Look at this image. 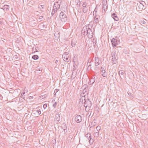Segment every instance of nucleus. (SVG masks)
I'll return each mask as SVG.
<instances>
[{"label":"nucleus","instance_id":"obj_30","mask_svg":"<svg viewBox=\"0 0 148 148\" xmlns=\"http://www.w3.org/2000/svg\"><path fill=\"white\" fill-rule=\"evenodd\" d=\"M36 112L37 113L38 115H40L41 113V110L40 109L37 110L36 111Z\"/></svg>","mask_w":148,"mask_h":148},{"label":"nucleus","instance_id":"obj_31","mask_svg":"<svg viewBox=\"0 0 148 148\" xmlns=\"http://www.w3.org/2000/svg\"><path fill=\"white\" fill-rule=\"evenodd\" d=\"M75 2L77 3V5L79 6L80 5V1L79 0H76Z\"/></svg>","mask_w":148,"mask_h":148},{"label":"nucleus","instance_id":"obj_21","mask_svg":"<svg viewBox=\"0 0 148 148\" xmlns=\"http://www.w3.org/2000/svg\"><path fill=\"white\" fill-rule=\"evenodd\" d=\"M99 59L98 58H95V65L96 66H97L99 65L100 64L99 62Z\"/></svg>","mask_w":148,"mask_h":148},{"label":"nucleus","instance_id":"obj_2","mask_svg":"<svg viewBox=\"0 0 148 148\" xmlns=\"http://www.w3.org/2000/svg\"><path fill=\"white\" fill-rule=\"evenodd\" d=\"M62 2V0H59L54 3L53 7V12H57L58 10L60 9Z\"/></svg>","mask_w":148,"mask_h":148},{"label":"nucleus","instance_id":"obj_29","mask_svg":"<svg viewBox=\"0 0 148 148\" xmlns=\"http://www.w3.org/2000/svg\"><path fill=\"white\" fill-rule=\"evenodd\" d=\"M97 6H96V8H95V9L94 10V11L93 12V14L94 16L95 15V14H96V13L97 12Z\"/></svg>","mask_w":148,"mask_h":148},{"label":"nucleus","instance_id":"obj_46","mask_svg":"<svg viewBox=\"0 0 148 148\" xmlns=\"http://www.w3.org/2000/svg\"><path fill=\"white\" fill-rule=\"evenodd\" d=\"M58 62V61L57 60H56L54 61L55 63L57 64V63Z\"/></svg>","mask_w":148,"mask_h":148},{"label":"nucleus","instance_id":"obj_51","mask_svg":"<svg viewBox=\"0 0 148 148\" xmlns=\"http://www.w3.org/2000/svg\"><path fill=\"white\" fill-rule=\"evenodd\" d=\"M40 6H41L42 7V8H43L42 6H44L43 5H40Z\"/></svg>","mask_w":148,"mask_h":148},{"label":"nucleus","instance_id":"obj_37","mask_svg":"<svg viewBox=\"0 0 148 148\" xmlns=\"http://www.w3.org/2000/svg\"><path fill=\"white\" fill-rule=\"evenodd\" d=\"M98 67L97 66H96L95 65V71H97L98 70Z\"/></svg>","mask_w":148,"mask_h":148},{"label":"nucleus","instance_id":"obj_4","mask_svg":"<svg viewBox=\"0 0 148 148\" xmlns=\"http://www.w3.org/2000/svg\"><path fill=\"white\" fill-rule=\"evenodd\" d=\"M60 18L62 23H65L67 20V17L65 13L63 12H61L60 14Z\"/></svg>","mask_w":148,"mask_h":148},{"label":"nucleus","instance_id":"obj_34","mask_svg":"<svg viewBox=\"0 0 148 148\" xmlns=\"http://www.w3.org/2000/svg\"><path fill=\"white\" fill-rule=\"evenodd\" d=\"M140 23L141 24H145V22L144 20H142L140 21Z\"/></svg>","mask_w":148,"mask_h":148},{"label":"nucleus","instance_id":"obj_33","mask_svg":"<svg viewBox=\"0 0 148 148\" xmlns=\"http://www.w3.org/2000/svg\"><path fill=\"white\" fill-rule=\"evenodd\" d=\"M96 129L97 130V131H99V130H100L101 129V127L100 126H98L96 127Z\"/></svg>","mask_w":148,"mask_h":148},{"label":"nucleus","instance_id":"obj_40","mask_svg":"<svg viewBox=\"0 0 148 148\" xmlns=\"http://www.w3.org/2000/svg\"><path fill=\"white\" fill-rule=\"evenodd\" d=\"M63 130L64 132V133H66L67 132V128L64 130Z\"/></svg>","mask_w":148,"mask_h":148},{"label":"nucleus","instance_id":"obj_13","mask_svg":"<svg viewBox=\"0 0 148 148\" xmlns=\"http://www.w3.org/2000/svg\"><path fill=\"white\" fill-rule=\"evenodd\" d=\"M95 77L94 76H92L89 82V84L90 85L92 84L95 82Z\"/></svg>","mask_w":148,"mask_h":148},{"label":"nucleus","instance_id":"obj_12","mask_svg":"<svg viewBox=\"0 0 148 148\" xmlns=\"http://www.w3.org/2000/svg\"><path fill=\"white\" fill-rule=\"evenodd\" d=\"M88 88H85L82 91V92L81 94V96H82L83 97H84L87 94L86 92V91L87 90Z\"/></svg>","mask_w":148,"mask_h":148},{"label":"nucleus","instance_id":"obj_35","mask_svg":"<svg viewBox=\"0 0 148 148\" xmlns=\"http://www.w3.org/2000/svg\"><path fill=\"white\" fill-rule=\"evenodd\" d=\"M57 104V102H55L53 105V107L55 108H56Z\"/></svg>","mask_w":148,"mask_h":148},{"label":"nucleus","instance_id":"obj_7","mask_svg":"<svg viewBox=\"0 0 148 148\" xmlns=\"http://www.w3.org/2000/svg\"><path fill=\"white\" fill-rule=\"evenodd\" d=\"M111 42L113 47H114L118 44V41L114 38H113L112 39Z\"/></svg>","mask_w":148,"mask_h":148},{"label":"nucleus","instance_id":"obj_18","mask_svg":"<svg viewBox=\"0 0 148 148\" xmlns=\"http://www.w3.org/2000/svg\"><path fill=\"white\" fill-rule=\"evenodd\" d=\"M59 34V32H57L55 33L54 35V37L55 39L57 40L58 39V38L60 37Z\"/></svg>","mask_w":148,"mask_h":148},{"label":"nucleus","instance_id":"obj_32","mask_svg":"<svg viewBox=\"0 0 148 148\" xmlns=\"http://www.w3.org/2000/svg\"><path fill=\"white\" fill-rule=\"evenodd\" d=\"M139 3H141V5H143L144 6H145V2L143 1H141Z\"/></svg>","mask_w":148,"mask_h":148},{"label":"nucleus","instance_id":"obj_38","mask_svg":"<svg viewBox=\"0 0 148 148\" xmlns=\"http://www.w3.org/2000/svg\"><path fill=\"white\" fill-rule=\"evenodd\" d=\"M47 106V104H45L43 105V107L44 109H45Z\"/></svg>","mask_w":148,"mask_h":148},{"label":"nucleus","instance_id":"obj_28","mask_svg":"<svg viewBox=\"0 0 148 148\" xmlns=\"http://www.w3.org/2000/svg\"><path fill=\"white\" fill-rule=\"evenodd\" d=\"M73 73H74L73 72L71 74V78H72V79H74L76 77V74L75 73L74 74Z\"/></svg>","mask_w":148,"mask_h":148},{"label":"nucleus","instance_id":"obj_6","mask_svg":"<svg viewBox=\"0 0 148 148\" xmlns=\"http://www.w3.org/2000/svg\"><path fill=\"white\" fill-rule=\"evenodd\" d=\"M71 56L67 54L66 52L64 53L63 55L62 58L65 62H69L71 59Z\"/></svg>","mask_w":148,"mask_h":148},{"label":"nucleus","instance_id":"obj_9","mask_svg":"<svg viewBox=\"0 0 148 148\" xmlns=\"http://www.w3.org/2000/svg\"><path fill=\"white\" fill-rule=\"evenodd\" d=\"M94 17V20L93 21L94 23L97 24L99 22V20L100 18V16L99 15L95 14Z\"/></svg>","mask_w":148,"mask_h":148},{"label":"nucleus","instance_id":"obj_26","mask_svg":"<svg viewBox=\"0 0 148 148\" xmlns=\"http://www.w3.org/2000/svg\"><path fill=\"white\" fill-rule=\"evenodd\" d=\"M62 128L63 130L67 128L66 125L65 123H63L62 124Z\"/></svg>","mask_w":148,"mask_h":148},{"label":"nucleus","instance_id":"obj_48","mask_svg":"<svg viewBox=\"0 0 148 148\" xmlns=\"http://www.w3.org/2000/svg\"><path fill=\"white\" fill-rule=\"evenodd\" d=\"M75 58V56L73 58V61L74 62H75V59H74V58Z\"/></svg>","mask_w":148,"mask_h":148},{"label":"nucleus","instance_id":"obj_43","mask_svg":"<svg viewBox=\"0 0 148 148\" xmlns=\"http://www.w3.org/2000/svg\"><path fill=\"white\" fill-rule=\"evenodd\" d=\"M3 98V97L0 94V99H2Z\"/></svg>","mask_w":148,"mask_h":148},{"label":"nucleus","instance_id":"obj_19","mask_svg":"<svg viewBox=\"0 0 148 148\" xmlns=\"http://www.w3.org/2000/svg\"><path fill=\"white\" fill-rule=\"evenodd\" d=\"M118 73L119 74L121 78L122 77L121 75H123V76H122V77H124V75L125 74V73L124 71L122 70H120L119 71Z\"/></svg>","mask_w":148,"mask_h":148},{"label":"nucleus","instance_id":"obj_5","mask_svg":"<svg viewBox=\"0 0 148 148\" xmlns=\"http://www.w3.org/2000/svg\"><path fill=\"white\" fill-rule=\"evenodd\" d=\"M84 106L86 108V109L87 107H88L89 108H90L92 106V103L89 99L87 100H86L84 98Z\"/></svg>","mask_w":148,"mask_h":148},{"label":"nucleus","instance_id":"obj_20","mask_svg":"<svg viewBox=\"0 0 148 148\" xmlns=\"http://www.w3.org/2000/svg\"><path fill=\"white\" fill-rule=\"evenodd\" d=\"M38 48L37 47H36V46H34L32 48V52L34 53L37 52H38Z\"/></svg>","mask_w":148,"mask_h":148},{"label":"nucleus","instance_id":"obj_39","mask_svg":"<svg viewBox=\"0 0 148 148\" xmlns=\"http://www.w3.org/2000/svg\"><path fill=\"white\" fill-rule=\"evenodd\" d=\"M38 19H42V18H43V16H38Z\"/></svg>","mask_w":148,"mask_h":148},{"label":"nucleus","instance_id":"obj_23","mask_svg":"<svg viewBox=\"0 0 148 148\" xmlns=\"http://www.w3.org/2000/svg\"><path fill=\"white\" fill-rule=\"evenodd\" d=\"M3 9L4 10H9V8H10L9 6L8 5H5L3 6Z\"/></svg>","mask_w":148,"mask_h":148},{"label":"nucleus","instance_id":"obj_42","mask_svg":"<svg viewBox=\"0 0 148 148\" xmlns=\"http://www.w3.org/2000/svg\"><path fill=\"white\" fill-rule=\"evenodd\" d=\"M56 12H53V9L52 10V12H51V14L52 15H53Z\"/></svg>","mask_w":148,"mask_h":148},{"label":"nucleus","instance_id":"obj_24","mask_svg":"<svg viewBox=\"0 0 148 148\" xmlns=\"http://www.w3.org/2000/svg\"><path fill=\"white\" fill-rule=\"evenodd\" d=\"M32 58L34 60H36L39 57L37 55H34L32 56Z\"/></svg>","mask_w":148,"mask_h":148},{"label":"nucleus","instance_id":"obj_47","mask_svg":"<svg viewBox=\"0 0 148 148\" xmlns=\"http://www.w3.org/2000/svg\"><path fill=\"white\" fill-rule=\"evenodd\" d=\"M93 142V140L92 139V140H91V143H90V144H92Z\"/></svg>","mask_w":148,"mask_h":148},{"label":"nucleus","instance_id":"obj_8","mask_svg":"<svg viewBox=\"0 0 148 148\" xmlns=\"http://www.w3.org/2000/svg\"><path fill=\"white\" fill-rule=\"evenodd\" d=\"M75 121L77 123L81 122L82 121V118L81 116L79 115H77L75 117Z\"/></svg>","mask_w":148,"mask_h":148},{"label":"nucleus","instance_id":"obj_50","mask_svg":"<svg viewBox=\"0 0 148 148\" xmlns=\"http://www.w3.org/2000/svg\"><path fill=\"white\" fill-rule=\"evenodd\" d=\"M2 23V22L1 21H0V24H1Z\"/></svg>","mask_w":148,"mask_h":148},{"label":"nucleus","instance_id":"obj_45","mask_svg":"<svg viewBox=\"0 0 148 148\" xmlns=\"http://www.w3.org/2000/svg\"><path fill=\"white\" fill-rule=\"evenodd\" d=\"M25 94V92H23L22 93H21V96H23Z\"/></svg>","mask_w":148,"mask_h":148},{"label":"nucleus","instance_id":"obj_44","mask_svg":"<svg viewBox=\"0 0 148 148\" xmlns=\"http://www.w3.org/2000/svg\"><path fill=\"white\" fill-rule=\"evenodd\" d=\"M14 58L16 59L17 58V56L16 55H15L14 56Z\"/></svg>","mask_w":148,"mask_h":148},{"label":"nucleus","instance_id":"obj_14","mask_svg":"<svg viewBox=\"0 0 148 148\" xmlns=\"http://www.w3.org/2000/svg\"><path fill=\"white\" fill-rule=\"evenodd\" d=\"M85 136L89 140V143L90 144L91 140V136L90 133H88L86 134L85 135Z\"/></svg>","mask_w":148,"mask_h":148},{"label":"nucleus","instance_id":"obj_52","mask_svg":"<svg viewBox=\"0 0 148 148\" xmlns=\"http://www.w3.org/2000/svg\"><path fill=\"white\" fill-rule=\"evenodd\" d=\"M130 94H129V93H128V95H129L130 96V95L131 94V93H130Z\"/></svg>","mask_w":148,"mask_h":148},{"label":"nucleus","instance_id":"obj_10","mask_svg":"<svg viewBox=\"0 0 148 148\" xmlns=\"http://www.w3.org/2000/svg\"><path fill=\"white\" fill-rule=\"evenodd\" d=\"M100 71H101V73L102 76L105 77L107 76V74L106 73V71L103 68L101 67L100 69Z\"/></svg>","mask_w":148,"mask_h":148},{"label":"nucleus","instance_id":"obj_16","mask_svg":"<svg viewBox=\"0 0 148 148\" xmlns=\"http://www.w3.org/2000/svg\"><path fill=\"white\" fill-rule=\"evenodd\" d=\"M112 17L115 21H117L119 20V18L116 14L114 13H112Z\"/></svg>","mask_w":148,"mask_h":148},{"label":"nucleus","instance_id":"obj_53","mask_svg":"<svg viewBox=\"0 0 148 148\" xmlns=\"http://www.w3.org/2000/svg\"><path fill=\"white\" fill-rule=\"evenodd\" d=\"M82 99V98H81V99H80V101H81V99Z\"/></svg>","mask_w":148,"mask_h":148},{"label":"nucleus","instance_id":"obj_3","mask_svg":"<svg viewBox=\"0 0 148 148\" xmlns=\"http://www.w3.org/2000/svg\"><path fill=\"white\" fill-rule=\"evenodd\" d=\"M111 56L112 57L111 60L112 65L117 64L118 58L116 53L115 52L112 53L111 54Z\"/></svg>","mask_w":148,"mask_h":148},{"label":"nucleus","instance_id":"obj_41","mask_svg":"<svg viewBox=\"0 0 148 148\" xmlns=\"http://www.w3.org/2000/svg\"><path fill=\"white\" fill-rule=\"evenodd\" d=\"M43 28L44 29V28H46L47 27H46V25H42Z\"/></svg>","mask_w":148,"mask_h":148},{"label":"nucleus","instance_id":"obj_36","mask_svg":"<svg viewBox=\"0 0 148 148\" xmlns=\"http://www.w3.org/2000/svg\"><path fill=\"white\" fill-rule=\"evenodd\" d=\"M82 6L83 8L85 7H86V2L84 3L82 5Z\"/></svg>","mask_w":148,"mask_h":148},{"label":"nucleus","instance_id":"obj_15","mask_svg":"<svg viewBox=\"0 0 148 148\" xmlns=\"http://www.w3.org/2000/svg\"><path fill=\"white\" fill-rule=\"evenodd\" d=\"M60 119V115L59 113L57 114H56L55 118V121H56L57 122H59Z\"/></svg>","mask_w":148,"mask_h":148},{"label":"nucleus","instance_id":"obj_1","mask_svg":"<svg viewBox=\"0 0 148 148\" xmlns=\"http://www.w3.org/2000/svg\"><path fill=\"white\" fill-rule=\"evenodd\" d=\"M92 27L89 25L84 26L82 30L81 35L85 36L86 35L89 38H92L93 35V32L91 29Z\"/></svg>","mask_w":148,"mask_h":148},{"label":"nucleus","instance_id":"obj_54","mask_svg":"<svg viewBox=\"0 0 148 148\" xmlns=\"http://www.w3.org/2000/svg\"><path fill=\"white\" fill-rule=\"evenodd\" d=\"M31 97V98H33V97H32L31 96V97Z\"/></svg>","mask_w":148,"mask_h":148},{"label":"nucleus","instance_id":"obj_11","mask_svg":"<svg viewBox=\"0 0 148 148\" xmlns=\"http://www.w3.org/2000/svg\"><path fill=\"white\" fill-rule=\"evenodd\" d=\"M102 3V5H103V8L104 10H105L106 9L108 8L107 0H103Z\"/></svg>","mask_w":148,"mask_h":148},{"label":"nucleus","instance_id":"obj_27","mask_svg":"<svg viewBox=\"0 0 148 148\" xmlns=\"http://www.w3.org/2000/svg\"><path fill=\"white\" fill-rule=\"evenodd\" d=\"M88 11V8L87 7H83L82 9V11L84 13H86Z\"/></svg>","mask_w":148,"mask_h":148},{"label":"nucleus","instance_id":"obj_22","mask_svg":"<svg viewBox=\"0 0 148 148\" xmlns=\"http://www.w3.org/2000/svg\"><path fill=\"white\" fill-rule=\"evenodd\" d=\"M99 132L97 131L94 134V136L95 137L98 138L99 137Z\"/></svg>","mask_w":148,"mask_h":148},{"label":"nucleus","instance_id":"obj_25","mask_svg":"<svg viewBox=\"0 0 148 148\" xmlns=\"http://www.w3.org/2000/svg\"><path fill=\"white\" fill-rule=\"evenodd\" d=\"M76 44V43L75 40H72L71 42V45L72 47H74L75 46Z\"/></svg>","mask_w":148,"mask_h":148},{"label":"nucleus","instance_id":"obj_17","mask_svg":"<svg viewBox=\"0 0 148 148\" xmlns=\"http://www.w3.org/2000/svg\"><path fill=\"white\" fill-rule=\"evenodd\" d=\"M138 7L136 8L137 9H138V11H140V10H143L144 8V6L143 5H141V3L138 4Z\"/></svg>","mask_w":148,"mask_h":148},{"label":"nucleus","instance_id":"obj_49","mask_svg":"<svg viewBox=\"0 0 148 148\" xmlns=\"http://www.w3.org/2000/svg\"><path fill=\"white\" fill-rule=\"evenodd\" d=\"M40 69H36V70L37 71H40Z\"/></svg>","mask_w":148,"mask_h":148}]
</instances>
